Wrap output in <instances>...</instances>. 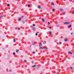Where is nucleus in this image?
I'll use <instances>...</instances> for the list:
<instances>
[{
    "label": "nucleus",
    "instance_id": "f257e3e1",
    "mask_svg": "<svg viewBox=\"0 0 74 74\" xmlns=\"http://www.w3.org/2000/svg\"><path fill=\"white\" fill-rule=\"evenodd\" d=\"M68 53H69V54H71V55H72V54H73V53H72V52L70 51H69L68 52Z\"/></svg>",
    "mask_w": 74,
    "mask_h": 74
},
{
    "label": "nucleus",
    "instance_id": "f03ea898",
    "mask_svg": "<svg viewBox=\"0 0 74 74\" xmlns=\"http://www.w3.org/2000/svg\"><path fill=\"white\" fill-rule=\"evenodd\" d=\"M32 30H34V31H35L36 30V27H33V28H32Z\"/></svg>",
    "mask_w": 74,
    "mask_h": 74
},
{
    "label": "nucleus",
    "instance_id": "7ed1b4c3",
    "mask_svg": "<svg viewBox=\"0 0 74 74\" xmlns=\"http://www.w3.org/2000/svg\"><path fill=\"white\" fill-rule=\"evenodd\" d=\"M36 51L32 52V53L33 54H35L36 53Z\"/></svg>",
    "mask_w": 74,
    "mask_h": 74
},
{
    "label": "nucleus",
    "instance_id": "20e7f679",
    "mask_svg": "<svg viewBox=\"0 0 74 74\" xmlns=\"http://www.w3.org/2000/svg\"><path fill=\"white\" fill-rule=\"evenodd\" d=\"M69 23H70L69 22H65L64 23V24H65V25L66 24H69Z\"/></svg>",
    "mask_w": 74,
    "mask_h": 74
},
{
    "label": "nucleus",
    "instance_id": "39448f33",
    "mask_svg": "<svg viewBox=\"0 0 74 74\" xmlns=\"http://www.w3.org/2000/svg\"><path fill=\"white\" fill-rule=\"evenodd\" d=\"M21 21V18L20 17L18 19V21Z\"/></svg>",
    "mask_w": 74,
    "mask_h": 74
},
{
    "label": "nucleus",
    "instance_id": "423d86ee",
    "mask_svg": "<svg viewBox=\"0 0 74 74\" xmlns=\"http://www.w3.org/2000/svg\"><path fill=\"white\" fill-rule=\"evenodd\" d=\"M36 66V65H34L31 66V67H33V68L35 67Z\"/></svg>",
    "mask_w": 74,
    "mask_h": 74
},
{
    "label": "nucleus",
    "instance_id": "0eeeda50",
    "mask_svg": "<svg viewBox=\"0 0 74 74\" xmlns=\"http://www.w3.org/2000/svg\"><path fill=\"white\" fill-rule=\"evenodd\" d=\"M51 4L52 5H54V3L53 2H52L51 3Z\"/></svg>",
    "mask_w": 74,
    "mask_h": 74
},
{
    "label": "nucleus",
    "instance_id": "6e6552de",
    "mask_svg": "<svg viewBox=\"0 0 74 74\" xmlns=\"http://www.w3.org/2000/svg\"><path fill=\"white\" fill-rule=\"evenodd\" d=\"M3 15H2L0 17V18H1V19H3Z\"/></svg>",
    "mask_w": 74,
    "mask_h": 74
},
{
    "label": "nucleus",
    "instance_id": "1a4fd4ad",
    "mask_svg": "<svg viewBox=\"0 0 74 74\" xmlns=\"http://www.w3.org/2000/svg\"><path fill=\"white\" fill-rule=\"evenodd\" d=\"M38 8H39V9H40L41 8V6L40 5H38Z\"/></svg>",
    "mask_w": 74,
    "mask_h": 74
},
{
    "label": "nucleus",
    "instance_id": "9d476101",
    "mask_svg": "<svg viewBox=\"0 0 74 74\" xmlns=\"http://www.w3.org/2000/svg\"><path fill=\"white\" fill-rule=\"evenodd\" d=\"M71 25H70L69 26H68V28H70V27H71Z\"/></svg>",
    "mask_w": 74,
    "mask_h": 74
},
{
    "label": "nucleus",
    "instance_id": "9b49d317",
    "mask_svg": "<svg viewBox=\"0 0 74 74\" xmlns=\"http://www.w3.org/2000/svg\"><path fill=\"white\" fill-rule=\"evenodd\" d=\"M43 48H44L43 47H40L39 48V49H43Z\"/></svg>",
    "mask_w": 74,
    "mask_h": 74
},
{
    "label": "nucleus",
    "instance_id": "f8f14e48",
    "mask_svg": "<svg viewBox=\"0 0 74 74\" xmlns=\"http://www.w3.org/2000/svg\"><path fill=\"white\" fill-rule=\"evenodd\" d=\"M13 41H14V42H16V39H14V40H13Z\"/></svg>",
    "mask_w": 74,
    "mask_h": 74
},
{
    "label": "nucleus",
    "instance_id": "ddd939ff",
    "mask_svg": "<svg viewBox=\"0 0 74 74\" xmlns=\"http://www.w3.org/2000/svg\"><path fill=\"white\" fill-rule=\"evenodd\" d=\"M41 46L42 45V44H41V43H40V44H39V47H41Z\"/></svg>",
    "mask_w": 74,
    "mask_h": 74
},
{
    "label": "nucleus",
    "instance_id": "4468645a",
    "mask_svg": "<svg viewBox=\"0 0 74 74\" xmlns=\"http://www.w3.org/2000/svg\"><path fill=\"white\" fill-rule=\"evenodd\" d=\"M18 51H19V49H16V52L18 53Z\"/></svg>",
    "mask_w": 74,
    "mask_h": 74
},
{
    "label": "nucleus",
    "instance_id": "2eb2a0df",
    "mask_svg": "<svg viewBox=\"0 0 74 74\" xmlns=\"http://www.w3.org/2000/svg\"><path fill=\"white\" fill-rule=\"evenodd\" d=\"M68 40V39H65V41L66 42V41H67Z\"/></svg>",
    "mask_w": 74,
    "mask_h": 74
},
{
    "label": "nucleus",
    "instance_id": "dca6fc26",
    "mask_svg": "<svg viewBox=\"0 0 74 74\" xmlns=\"http://www.w3.org/2000/svg\"><path fill=\"white\" fill-rule=\"evenodd\" d=\"M43 44H46V42L45 41L44 42Z\"/></svg>",
    "mask_w": 74,
    "mask_h": 74
},
{
    "label": "nucleus",
    "instance_id": "f3484780",
    "mask_svg": "<svg viewBox=\"0 0 74 74\" xmlns=\"http://www.w3.org/2000/svg\"><path fill=\"white\" fill-rule=\"evenodd\" d=\"M25 21H23V24H24V23H25Z\"/></svg>",
    "mask_w": 74,
    "mask_h": 74
},
{
    "label": "nucleus",
    "instance_id": "a211bd4d",
    "mask_svg": "<svg viewBox=\"0 0 74 74\" xmlns=\"http://www.w3.org/2000/svg\"><path fill=\"white\" fill-rule=\"evenodd\" d=\"M24 17H25V16H21V18H23Z\"/></svg>",
    "mask_w": 74,
    "mask_h": 74
},
{
    "label": "nucleus",
    "instance_id": "6ab92c4d",
    "mask_svg": "<svg viewBox=\"0 0 74 74\" xmlns=\"http://www.w3.org/2000/svg\"><path fill=\"white\" fill-rule=\"evenodd\" d=\"M42 20L43 22H44V18H42Z\"/></svg>",
    "mask_w": 74,
    "mask_h": 74
},
{
    "label": "nucleus",
    "instance_id": "aec40b11",
    "mask_svg": "<svg viewBox=\"0 0 74 74\" xmlns=\"http://www.w3.org/2000/svg\"><path fill=\"white\" fill-rule=\"evenodd\" d=\"M49 34H50V35L52 34V32H49Z\"/></svg>",
    "mask_w": 74,
    "mask_h": 74
},
{
    "label": "nucleus",
    "instance_id": "412c9836",
    "mask_svg": "<svg viewBox=\"0 0 74 74\" xmlns=\"http://www.w3.org/2000/svg\"><path fill=\"white\" fill-rule=\"evenodd\" d=\"M70 69H71V70H73V67H70Z\"/></svg>",
    "mask_w": 74,
    "mask_h": 74
},
{
    "label": "nucleus",
    "instance_id": "4be33fe9",
    "mask_svg": "<svg viewBox=\"0 0 74 74\" xmlns=\"http://www.w3.org/2000/svg\"><path fill=\"white\" fill-rule=\"evenodd\" d=\"M28 7H30V5H28Z\"/></svg>",
    "mask_w": 74,
    "mask_h": 74
},
{
    "label": "nucleus",
    "instance_id": "5701e85b",
    "mask_svg": "<svg viewBox=\"0 0 74 74\" xmlns=\"http://www.w3.org/2000/svg\"><path fill=\"white\" fill-rule=\"evenodd\" d=\"M60 11H63V9H60Z\"/></svg>",
    "mask_w": 74,
    "mask_h": 74
},
{
    "label": "nucleus",
    "instance_id": "b1692460",
    "mask_svg": "<svg viewBox=\"0 0 74 74\" xmlns=\"http://www.w3.org/2000/svg\"><path fill=\"white\" fill-rule=\"evenodd\" d=\"M13 55H15V52H13Z\"/></svg>",
    "mask_w": 74,
    "mask_h": 74
},
{
    "label": "nucleus",
    "instance_id": "393cba45",
    "mask_svg": "<svg viewBox=\"0 0 74 74\" xmlns=\"http://www.w3.org/2000/svg\"><path fill=\"white\" fill-rule=\"evenodd\" d=\"M59 44H60V45H61V44H62V42H59Z\"/></svg>",
    "mask_w": 74,
    "mask_h": 74
},
{
    "label": "nucleus",
    "instance_id": "a878e982",
    "mask_svg": "<svg viewBox=\"0 0 74 74\" xmlns=\"http://www.w3.org/2000/svg\"><path fill=\"white\" fill-rule=\"evenodd\" d=\"M48 25H50V23H49V22H48Z\"/></svg>",
    "mask_w": 74,
    "mask_h": 74
},
{
    "label": "nucleus",
    "instance_id": "bb28decb",
    "mask_svg": "<svg viewBox=\"0 0 74 74\" xmlns=\"http://www.w3.org/2000/svg\"><path fill=\"white\" fill-rule=\"evenodd\" d=\"M55 9H53V11H55Z\"/></svg>",
    "mask_w": 74,
    "mask_h": 74
},
{
    "label": "nucleus",
    "instance_id": "cd10ccee",
    "mask_svg": "<svg viewBox=\"0 0 74 74\" xmlns=\"http://www.w3.org/2000/svg\"><path fill=\"white\" fill-rule=\"evenodd\" d=\"M24 62H27V61H26V60H24Z\"/></svg>",
    "mask_w": 74,
    "mask_h": 74
},
{
    "label": "nucleus",
    "instance_id": "c85d7f7f",
    "mask_svg": "<svg viewBox=\"0 0 74 74\" xmlns=\"http://www.w3.org/2000/svg\"><path fill=\"white\" fill-rule=\"evenodd\" d=\"M57 27H60V26H59V25H57Z\"/></svg>",
    "mask_w": 74,
    "mask_h": 74
},
{
    "label": "nucleus",
    "instance_id": "c756f323",
    "mask_svg": "<svg viewBox=\"0 0 74 74\" xmlns=\"http://www.w3.org/2000/svg\"><path fill=\"white\" fill-rule=\"evenodd\" d=\"M74 10H73V12H72V14H74Z\"/></svg>",
    "mask_w": 74,
    "mask_h": 74
},
{
    "label": "nucleus",
    "instance_id": "7c9ffc66",
    "mask_svg": "<svg viewBox=\"0 0 74 74\" xmlns=\"http://www.w3.org/2000/svg\"><path fill=\"white\" fill-rule=\"evenodd\" d=\"M33 26H35V24H33Z\"/></svg>",
    "mask_w": 74,
    "mask_h": 74
},
{
    "label": "nucleus",
    "instance_id": "2f4dec72",
    "mask_svg": "<svg viewBox=\"0 0 74 74\" xmlns=\"http://www.w3.org/2000/svg\"><path fill=\"white\" fill-rule=\"evenodd\" d=\"M18 30H20V28H18Z\"/></svg>",
    "mask_w": 74,
    "mask_h": 74
},
{
    "label": "nucleus",
    "instance_id": "473e14b6",
    "mask_svg": "<svg viewBox=\"0 0 74 74\" xmlns=\"http://www.w3.org/2000/svg\"><path fill=\"white\" fill-rule=\"evenodd\" d=\"M73 33H71V35H73Z\"/></svg>",
    "mask_w": 74,
    "mask_h": 74
},
{
    "label": "nucleus",
    "instance_id": "72a5a7b5",
    "mask_svg": "<svg viewBox=\"0 0 74 74\" xmlns=\"http://www.w3.org/2000/svg\"><path fill=\"white\" fill-rule=\"evenodd\" d=\"M43 48H44V49H46V48L45 47H43Z\"/></svg>",
    "mask_w": 74,
    "mask_h": 74
},
{
    "label": "nucleus",
    "instance_id": "f704fd0d",
    "mask_svg": "<svg viewBox=\"0 0 74 74\" xmlns=\"http://www.w3.org/2000/svg\"><path fill=\"white\" fill-rule=\"evenodd\" d=\"M32 64H33V63H34V62L32 61Z\"/></svg>",
    "mask_w": 74,
    "mask_h": 74
},
{
    "label": "nucleus",
    "instance_id": "c9c22d12",
    "mask_svg": "<svg viewBox=\"0 0 74 74\" xmlns=\"http://www.w3.org/2000/svg\"><path fill=\"white\" fill-rule=\"evenodd\" d=\"M10 5V4H8V6H9Z\"/></svg>",
    "mask_w": 74,
    "mask_h": 74
},
{
    "label": "nucleus",
    "instance_id": "e433bc0d",
    "mask_svg": "<svg viewBox=\"0 0 74 74\" xmlns=\"http://www.w3.org/2000/svg\"><path fill=\"white\" fill-rule=\"evenodd\" d=\"M36 36H37L38 34H37V33H36Z\"/></svg>",
    "mask_w": 74,
    "mask_h": 74
},
{
    "label": "nucleus",
    "instance_id": "4c0bfd02",
    "mask_svg": "<svg viewBox=\"0 0 74 74\" xmlns=\"http://www.w3.org/2000/svg\"><path fill=\"white\" fill-rule=\"evenodd\" d=\"M49 29H52V28H51V27H49Z\"/></svg>",
    "mask_w": 74,
    "mask_h": 74
},
{
    "label": "nucleus",
    "instance_id": "58836bf2",
    "mask_svg": "<svg viewBox=\"0 0 74 74\" xmlns=\"http://www.w3.org/2000/svg\"><path fill=\"white\" fill-rule=\"evenodd\" d=\"M36 33L37 34V33L38 34V33H39V32H36Z\"/></svg>",
    "mask_w": 74,
    "mask_h": 74
},
{
    "label": "nucleus",
    "instance_id": "ea45409f",
    "mask_svg": "<svg viewBox=\"0 0 74 74\" xmlns=\"http://www.w3.org/2000/svg\"><path fill=\"white\" fill-rule=\"evenodd\" d=\"M8 29H10V27H9L8 28Z\"/></svg>",
    "mask_w": 74,
    "mask_h": 74
},
{
    "label": "nucleus",
    "instance_id": "a19ab883",
    "mask_svg": "<svg viewBox=\"0 0 74 74\" xmlns=\"http://www.w3.org/2000/svg\"><path fill=\"white\" fill-rule=\"evenodd\" d=\"M64 14H66V12H64Z\"/></svg>",
    "mask_w": 74,
    "mask_h": 74
},
{
    "label": "nucleus",
    "instance_id": "79ce46f5",
    "mask_svg": "<svg viewBox=\"0 0 74 74\" xmlns=\"http://www.w3.org/2000/svg\"><path fill=\"white\" fill-rule=\"evenodd\" d=\"M18 63H19V61H18V62H17V63H18Z\"/></svg>",
    "mask_w": 74,
    "mask_h": 74
},
{
    "label": "nucleus",
    "instance_id": "37998d69",
    "mask_svg": "<svg viewBox=\"0 0 74 74\" xmlns=\"http://www.w3.org/2000/svg\"><path fill=\"white\" fill-rule=\"evenodd\" d=\"M53 24H51V25L52 26L53 25Z\"/></svg>",
    "mask_w": 74,
    "mask_h": 74
},
{
    "label": "nucleus",
    "instance_id": "c03bdc74",
    "mask_svg": "<svg viewBox=\"0 0 74 74\" xmlns=\"http://www.w3.org/2000/svg\"><path fill=\"white\" fill-rule=\"evenodd\" d=\"M34 44H33V45H34V44H35L34 42Z\"/></svg>",
    "mask_w": 74,
    "mask_h": 74
},
{
    "label": "nucleus",
    "instance_id": "a18cd8bd",
    "mask_svg": "<svg viewBox=\"0 0 74 74\" xmlns=\"http://www.w3.org/2000/svg\"><path fill=\"white\" fill-rule=\"evenodd\" d=\"M62 58H60V60H62Z\"/></svg>",
    "mask_w": 74,
    "mask_h": 74
},
{
    "label": "nucleus",
    "instance_id": "49530a36",
    "mask_svg": "<svg viewBox=\"0 0 74 74\" xmlns=\"http://www.w3.org/2000/svg\"><path fill=\"white\" fill-rule=\"evenodd\" d=\"M57 74H60L59 73H57Z\"/></svg>",
    "mask_w": 74,
    "mask_h": 74
},
{
    "label": "nucleus",
    "instance_id": "de8ad7c7",
    "mask_svg": "<svg viewBox=\"0 0 74 74\" xmlns=\"http://www.w3.org/2000/svg\"><path fill=\"white\" fill-rule=\"evenodd\" d=\"M46 49H48V47H47Z\"/></svg>",
    "mask_w": 74,
    "mask_h": 74
},
{
    "label": "nucleus",
    "instance_id": "09e8293b",
    "mask_svg": "<svg viewBox=\"0 0 74 74\" xmlns=\"http://www.w3.org/2000/svg\"><path fill=\"white\" fill-rule=\"evenodd\" d=\"M20 34H22V33H20Z\"/></svg>",
    "mask_w": 74,
    "mask_h": 74
},
{
    "label": "nucleus",
    "instance_id": "8fccbe9b",
    "mask_svg": "<svg viewBox=\"0 0 74 74\" xmlns=\"http://www.w3.org/2000/svg\"><path fill=\"white\" fill-rule=\"evenodd\" d=\"M55 25V24H54V25Z\"/></svg>",
    "mask_w": 74,
    "mask_h": 74
},
{
    "label": "nucleus",
    "instance_id": "3c124183",
    "mask_svg": "<svg viewBox=\"0 0 74 74\" xmlns=\"http://www.w3.org/2000/svg\"><path fill=\"white\" fill-rule=\"evenodd\" d=\"M31 47H32V46H31Z\"/></svg>",
    "mask_w": 74,
    "mask_h": 74
}]
</instances>
